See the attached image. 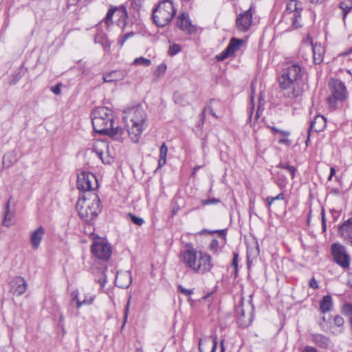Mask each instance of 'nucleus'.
Returning a JSON list of instances; mask_svg holds the SVG:
<instances>
[{
	"label": "nucleus",
	"mask_w": 352,
	"mask_h": 352,
	"mask_svg": "<svg viewBox=\"0 0 352 352\" xmlns=\"http://www.w3.org/2000/svg\"><path fill=\"white\" fill-rule=\"evenodd\" d=\"M304 73V69L298 64H292L283 70L278 78V84L285 97L294 99L302 96L305 86L302 80Z\"/></svg>",
	"instance_id": "f257e3e1"
},
{
	"label": "nucleus",
	"mask_w": 352,
	"mask_h": 352,
	"mask_svg": "<svg viewBox=\"0 0 352 352\" xmlns=\"http://www.w3.org/2000/svg\"><path fill=\"white\" fill-rule=\"evenodd\" d=\"M180 252L182 263L188 269L199 274H205L213 267L211 256L204 251H199L192 245Z\"/></svg>",
	"instance_id": "f03ea898"
},
{
	"label": "nucleus",
	"mask_w": 352,
	"mask_h": 352,
	"mask_svg": "<svg viewBox=\"0 0 352 352\" xmlns=\"http://www.w3.org/2000/svg\"><path fill=\"white\" fill-rule=\"evenodd\" d=\"M129 138L138 142L146 126V114L142 107L132 108L124 117Z\"/></svg>",
	"instance_id": "7ed1b4c3"
},
{
	"label": "nucleus",
	"mask_w": 352,
	"mask_h": 352,
	"mask_svg": "<svg viewBox=\"0 0 352 352\" xmlns=\"http://www.w3.org/2000/svg\"><path fill=\"white\" fill-rule=\"evenodd\" d=\"M76 208L81 218L91 221L100 212V200L96 193H90L87 197L80 198L76 204Z\"/></svg>",
	"instance_id": "20e7f679"
},
{
	"label": "nucleus",
	"mask_w": 352,
	"mask_h": 352,
	"mask_svg": "<svg viewBox=\"0 0 352 352\" xmlns=\"http://www.w3.org/2000/svg\"><path fill=\"white\" fill-rule=\"evenodd\" d=\"M91 122L95 132L104 134L113 124V111L106 107H98L91 113Z\"/></svg>",
	"instance_id": "39448f33"
},
{
	"label": "nucleus",
	"mask_w": 352,
	"mask_h": 352,
	"mask_svg": "<svg viewBox=\"0 0 352 352\" xmlns=\"http://www.w3.org/2000/svg\"><path fill=\"white\" fill-rule=\"evenodd\" d=\"M176 14V9L170 0H163L153 10V19L159 27L168 24Z\"/></svg>",
	"instance_id": "423d86ee"
},
{
	"label": "nucleus",
	"mask_w": 352,
	"mask_h": 352,
	"mask_svg": "<svg viewBox=\"0 0 352 352\" xmlns=\"http://www.w3.org/2000/svg\"><path fill=\"white\" fill-rule=\"evenodd\" d=\"M329 87L331 95L327 98V102L331 108L334 109L338 102H342L346 99V89L344 84L339 80H331Z\"/></svg>",
	"instance_id": "0eeeda50"
},
{
	"label": "nucleus",
	"mask_w": 352,
	"mask_h": 352,
	"mask_svg": "<svg viewBox=\"0 0 352 352\" xmlns=\"http://www.w3.org/2000/svg\"><path fill=\"white\" fill-rule=\"evenodd\" d=\"M91 252L96 258L107 261L111 256L112 247L106 239L97 237L94 239L91 245Z\"/></svg>",
	"instance_id": "6e6552de"
},
{
	"label": "nucleus",
	"mask_w": 352,
	"mask_h": 352,
	"mask_svg": "<svg viewBox=\"0 0 352 352\" xmlns=\"http://www.w3.org/2000/svg\"><path fill=\"white\" fill-rule=\"evenodd\" d=\"M302 8L300 2L297 0H289L287 3L285 16L292 21V26L297 29L302 26L301 12Z\"/></svg>",
	"instance_id": "1a4fd4ad"
},
{
	"label": "nucleus",
	"mask_w": 352,
	"mask_h": 352,
	"mask_svg": "<svg viewBox=\"0 0 352 352\" xmlns=\"http://www.w3.org/2000/svg\"><path fill=\"white\" fill-rule=\"evenodd\" d=\"M301 52H304L307 50L311 52L313 54V60L315 64H320L323 61L325 50L324 47L316 43L314 45L312 38L307 35L302 41L300 46Z\"/></svg>",
	"instance_id": "9d476101"
},
{
	"label": "nucleus",
	"mask_w": 352,
	"mask_h": 352,
	"mask_svg": "<svg viewBox=\"0 0 352 352\" xmlns=\"http://www.w3.org/2000/svg\"><path fill=\"white\" fill-rule=\"evenodd\" d=\"M98 187L96 176L89 172L82 171L78 175L77 188L83 192L92 191Z\"/></svg>",
	"instance_id": "9b49d317"
},
{
	"label": "nucleus",
	"mask_w": 352,
	"mask_h": 352,
	"mask_svg": "<svg viewBox=\"0 0 352 352\" xmlns=\"http://www.w3.org/2000/svg\"><path fill=\"white\" fill-rule=\"evenodd\" d=\"M255 13V9L252 5L248 10H245L236 17L235 25L236 29L242 32H247L252 24V16Z\"/></svg>",
	"instance_id": "f8f14e48"
},
{
	"label": "nucleus",
	"mask_w": 352,
	"mask_h": 352,
	"mask_svg": "<svg viewBox=\"0 0 352 352\" xmlns=\"http://www.w3.org/2000/svg\"><path fill=\"white\" fill-rule=\"evenodd\" d=\"M331 251L335 262L343 268H348L350 263V257L344 246L333 243Z\"/></svg>",
	"instance_id": "ddd939ff"
},
{
	"label": "nucleus",
	"mask_w": 352,
	"mask_h": 352,
	"mask_svg": "<svg viewBox=\"0 0 352 352\" xmlns=\"http://www.w3.org/2000/svg\"><path fill=\"white\" fill-rule=\"evenodd\" d=\"M247 309L248 313L246 314L243 302H241V305H238L235 309L238 322L243 328L248 327L252 320V305H248Z\"/></svg>",
	"instance_id": "4468645a"
},
{
	"label": "nucleus",
	"mask_w": 352,
	"mask_h": 352,
	"mask_svg": "<svg viewBox=\"0 0 352 352\" xmlns=\"http://www.w3.org/2000/svg\"><path fill=\"white\" fill-rule=\"evenodd\" d=\"M176 25L181 30L190 34L196 31V28L192 25L189 19L188 14L186 12L182 13L177 19Z\"/></svg>",
	"instance_id": "2eb2a0df"
},
{
	"label": "nucleus",
	"mask_w": 352,
	"mask_h": 352,
	"mask_svg": "<svg viewBox=\"0 0 352 352\" xmlns=\"http://www.w3.org/2000/svg\"><path fill=\"white\" fill-rule=\"evenodd\" d=\"M242 43V40L232 38L227 47L217 56L218 60H223L225 58L233 55L239 48Z\"/></svg>",
	"instance_id": "dca6fc26"
},
{
	"label": "nucleus",
	"mask_w": 352,
	"mask_h": 352,
	"mask_svg": "<svg viewBox=\"0 0 352 352\" xmlns=\"http://www.w3.org/2000/svg\"><path fill=\"white\" fill-rule=\"evenodd\" d=\"M217 345L216 337L206 336L199 340V349L200 352H214Z\"/></svg>",
	"instance_id": "f3484780"
},
{
	"label": "nucleus",
	"mask_w": 352,
	"mask_h": 352,
	"mask_svg": "<svg viewBox=\"0 0 352 352\" xmlns=\"http://www.w3.org/2000/svg\"><path fill=\"white\" fill-rule=\"evenodd\" d=\"M45 233V230L43 226H39L31 233L30 242L34 250H37L39 248Z\"/></svg>",
	"instance_id": "a211bd4d"
},
{
	"label": "nucleus",
	"mask_w": 352,
	"mask_h": 352,
	"mask_svg": "<svg viewBox=\"0 0 352 352\" xmlns=\"http://www.w3.org/2000/svg\"><path fill=\"white\" fill-rule=\"evenodd\" d=\"M11 290L18 296L24 294L27 289V283L25 279L21 276L13 278L11 282Z\"/></svg>",
	"instance_id": "6ab92c4d"
},
{
	"label": "nucleus",
	"mask_w": 352,
	"mask_h": 352,
	"mask_svg": "<svg viewBox=\"0 0 352 352\" xmlns=\"http://www.w3.org/2000/svg\"><path fill=\"white\" fill-rule=\"evenodd\" d=\"M326 124V120L325 118L322 116H316L314 120H312L310 123V126L309 128V132H308V136L306 140V144L307 145L308 142L309 140V136H310V131H315L316 132L322 131Z\"/></svg>",
	"instance_id": "aec40b11"
},
{
	"label": "nucleus",
	"mask_w": 352,
	"mask_h": 352,
	"mask_svg": "<svg viewBox=\"0 0 352 352\" xmlns=\"http://www.w3.org/2000/svg\"><path fill=\"white\" fill-rule=\"evenodd\" d=\"M338 232L342 237L346 239L352 236V217L345 221L338 228Z\"/></svg>",
	"instance_id": "412c9836"
},
{
	"label": "nucleus",
	"mask_w": 352,
	"mask_h": 352,
	"mask_svg": "<svg viewBox=\"0 0 352 352\" xmlns=\"http://www.w3.org/2000/svg\"><path fill=\"white\" fill-rule=\"evenodd\" d=\"M73 299L72 300H76L77 305L76 307L77 309H79L82 305H88L92 304V302L94 300L95 295L87 294L83 300H80L78 298V291L73 292Z\"/></svg>",
	"instance_id": "4be33fe9"
},
{
	"label": "nucleus",
	"mask_w": 352,
	"mask_h": 352,
	"mask_svg": "<svg viewBox=\"0 0 352 352\" xmlns=\"http://www.w3.org/2000/svg\"><path fill=\"white\" fill-rule=\"evenodd\" d=\"M125 76V74L122 71H113L103 76L104 82H111L120 80Z\"/></svg>",
	"instance_id": "5701e85b"
},
{
	"label": "nucleus",
	"mask_w": 352,
	"mask_h": 352,
	"mask_svg": "<svg viewBox=\"0 0 352 352\" xmlns=\"http://www.w3.org/2000/svg\"><path fill=\"white\" fill-rule=\"evenodd\" d=\"M131 283V277L128 274L117 273L116 277V284L121 288L127 287Z\"/></svg>",
	"instance_id": "b1692460"
},
{
	"label": "nucleus",
	"mask_w": 352,
	"mask_h": 352,
	"mask_svg": "<svg viewBox=\"0 0 352 352\" xmlns=\"http://www.w3.org/2000/svg\"><path fill=\"white\" fill-rule=\"evenodd\" d=\"M312 340L316 344L322 348L327 349L331 344L329 338L321 334H313Z\"/></svg>",
	"instance_id": "393cba45"
},
{
	"label": "nucleus",
	"mask_w": 352,
	"mask_h": 352,
	"mask_svg": "<svg viewBox=\"0 0 352 352\" xmlns=\"http://www.w3.org/2000/svg\"><path fill=\"white\" fill-rule=\"evenodd\" d=\"M108 148V144L104 141H98L93 145L92 151L94 152L98 157L103 161L102 155L104 151Z\"/></svg>",
	"instance_id": "a878e982"
},
{
	"label": "nucleus",
	"mask_w": 352,
	"mask_h": 352,
	"mask_svg": "<svg viewBox=\"0 0 352 352\" xmlns=\"http://www.w3.org/2000/svg\"><path fill=\"white\" fill-rule=\"evenodd\" d=\"M333 307L332 298L330 296L327 295L322 297L320 302V309L322 313L330 311Z\"/></svg>",
	"instance_id": "bb28decb"
},
{
	"label": "nucleus",
	"mask_w": 352,
	"mask_h": 352,
	"mask_svg": "<svg viewBox=\"0 0 352 352\" xmlns=\"http://www.w3.org/2000/svg\"><path fill=\"white\" fill-rule=\"evenodd\" d=\"M339 8L342 12V19L344 21L347 14L352 10V0H342L339 4Z\"/></svg>",
	"instance_id": "cd10ccee"
},
{
	"label": "nucleus",
	"mask_w": 352,
	"mask_h": 352,
	"mask_svg": "<svg viewBox=\"0 0 352 352\" xmlns=\"http://www.w3.org/2000/svg\"><path fill=\"white\" fill-rule=\"evenodd\" d=\"M168 147L163 143L160 148V158L158 160V168L162 167L166 162Z\"/></svg>",
	"instance_id": "c85d7f7f"
},
{
	"label": "nucleus",
	"mask_w": 352,
	"mask_h": 352,
	"mask_svg": "<svg viewBox=\"0 0 352 352\" xmlns=\"http://www.w3.org/2000/svg\"><path fill=\"white\" fill-rule=\"evenodd\" d=\"M10 200H11V197L7 201V203L6 204V207H5L3 225L7 227L10 226V221H11V220L12 219V218L14 217L13 213L10 212Z\"/></svg>",
	"instance_id": "c756f323"
},
{
	"label": "nucleus",
	"mask_w": 352,
	"mask_h": 352,
	"mask_svg": "<svg viewBox=\"0 0 352 352\" xmlns=\"http://www.w3.org/2000/svg\"><path fill=\"white\" fill-rule=\"evenodd\" d=\"M107 131H107V133H105L104 134L108 135L111 137H113L116 140L121 139L122 135L124 133L123 129L118 127V126L113 127V125H112V126L110 127L109 130H107Z\"/></svg>",
	"instance_id": "7c9ffc66"
},
{
	"label": "nucleus",
	"mask_w": 352,
	"mask_h": 352,
	"mask_svg": "<svg viewBox=\"0 0 352 352\" xmlns=\"http://www.w3.org/2000/svg\"><path fill=\"white\" fill-rule=\"evenodd\" d=\"M117 10V8L116 7H113L111 6L107 13V15H106V17L104 19V22L106 23V25L107 26H109L110 25L112 24L113 21H112V17L113 16V14H115L116 11Z\"/></svg>",
	"instance_id": "2f4dec72"
},
{
	"label": "nucleus",
	"mask_w": 352,
	"mask_h": 352,
	"mask_svg": "<svg viewBox=\"0 0 352 352\" xmlns=\"http://www.w3.org/2000/svg\"><path fill=\"white\" fill-rule=\"evenodd\" d=\"M202 232L208 233L210 234H217L219 237L222 238L224 241L226 239V234H227V230L223 229V230H209L204 229L202 230Z\"/></svg>",
	"instance_id": "473e14b6"
},
{
	"label": "nucleus",
	"mask_w": 352,
	"mask_h": 352,
	"mask_svg": "<svg viewBox=\"0 0 352 352\" xmlns=\"http://www.w3.org/2000/svg\"><path fill=\"white\" fill-rule=\"evenodd\" d=\"M208 249L214 254H217L221 250L219 241L217 239H212L208 246Z\"/></svg>",
	"instance_id": "72a5a7b5"
},
{
	"label": "nucleus",
	"mask_w": 352,
	"mask_h": 352,
	"mask_svg": "<svg viewBox=\"0 0 352 352\" xmlns=\"http://www.w3.org/2000/svg\"><path fill=\"white\" fill-rule=\"evenodd\" d=\"M151 64V60L143 56L136 58L133 61V65H143L147 67L149 66Z\"/></svg>",
	"instance_id": "f704fd0d"
},
{
	"label": "nucleus",
	"mask_w": 352,
	"mask_h": 352,
	"mask_svg": "<svg viewBox=\"0 0 352 352\" xmlns=\"http://www.w3.org/2000/svg\"><path fill=\"white\" fill-rule=\"evenodd\" d=\"M278 167L287 170L291 174L292 179H294L296 170L294 166H290L287 163H281L278 165Z\"/></svg>",
	"instance_id": "c9c22d12"
},
{
	"label": "nucleus",
	"mask_w": 352,
	"mask_h": 352,
	"mask_svg": "<svg viewBox=\"0 0 352 352\" xmlns=\"http://www.w3.org/2000/svg\"><path fill=\"white\" fill-rule=\"evenodd\" d=\"M283 199H284V194L283 192L279 193L276 197H267L266 199L267 207L270 208L274 201Z\"/></svg>",
	"instance_id": "e433bc0d"
},
{
	"label": "nucleus",
	"mask_w": 352,
	"mask_h": 352,
	"mask_svg": "<svg viewBox=\"0 0 352 352\" xmlns=\"http://www.w3.org/2000/svg\"><path fill=\"white\" fill-rule=\"evenodd\" d=\"M128 217L130 219V220L137 226H142L144 223V221L142 218L136 217L131 213H129Z\"/></svg>",
	"instance_id": "4c0bfd02"
},
{
	"label": "nucleus",
	"mask_w": 352,
	"mask_h": 352,
	"mask_svg": "<svg viewBox=\"0 0 352 352\" xmlns=\"http://www.w3.org/2000/svg\"><path fill=\"white\" fill-rule=\"evenodd\" d=\"M220 202V200L219 199L216 198H208L206 199H202L201 201V204L203 206H207V205H214L217 204Z\"/></svg>",
	"instance_id": "58836bf2"
},
{
	"label": "nucleus",
	"mask_w": 352,
	"mask_h": 352,
	"mask_svg": "<svg viewBox=\"0 0 352 352\" xmlns=\"http://www.w3.org/2000/svg\"><path fill=\"white\" fill-rule=\"evenodd\" d=\"M181 50H182V48L179 45L173 44V45H170L168 52H169L170 55L174 56V55L177 54V53H179L181 51Z\"/></svg>",
	"instance_id": "ea45409f"
},
{
	"label": "nucleus",
	"mask_w": 352,
	"mask_h": 352,
	"mask_svg": "<svg viewBox=\"0 0 352 352\" xmlns=\"http://www.w3.org/2000/svg\"><path fill=\"white\" fill-rule=\"evenodd\" d=\"M178 291L186 296H190L192 294V290L184 288L182 285H178Z\"/></svg>",
	"instance_id": "a19ab883"
},
{
	"label": "nucleus",
	"mask_w": 352,
	"mask_h": 352,
	"mask_svg": "<svg viewBox=\"0 0 352 352\" xmlns=\"http://www.w3.org/2000/svg\"><path fill=\"white\" fill-rule=\"evenodd\" d=\"M333 321L338 327H341L344 324V319L340 316H335Z\"/></svg>",
	"instance_id": "79ce46f5"
},
{
	"label": "nucleus",
	"mask_w": 352,
	"mask_h": 352,
	"mask_svg": "<svg viewBox=\"0 0 352 352\" xmlns=\"http://www.w3.org/2000/svg\"><path fill=\"white\" fill-rule=\"evenodd\" d=\"M238 257H239V254L237 253L234 252L233 254L232 265L234 267L236 272L237 271V267H238Z\"/></svg>",
	"instance_id": "37998d69"
},
{
	"label": "nucleus",
	"mask_w": 352,
	"mask_h": 352,
	"mask_svg": "<svg viewBox=\"0 0 352 352\" xmlns=\"http://www.w3.org/2000/svg\"><path fill=\"white\" fill-rule=\"evenodd\" d=\"M52 91L56 95H59L61 92L60 85L58 84L51 88Z\"/></svg>",
	"instance_id": "c03bdc74"
},
{
	"label": "nucleus",
	"mask_w": 352,
	"mask_h": 352,
	"mask_svg": "<svg viewBox=\"0 0 352 352\" xmlns=\"http://www.w3.org/2000/svg\"><path fill=\"white\" fill-rule=\"evenodd\" d=\"M309 285L310 287H311L313 289H317L318 287V282L314 278H312L309 280Z\"/></svg>",
	"instance_id": "a18cd8bd"
},
{
	"label": "nucleus",
	"mask_w": 352,
	"mask_h": 352,
	"mask_svg": "<svg viewBox=\"0 0 352 352\" xmlns=\"http://www.w3.org/2000/svg\"><path fill=\"white\" fill-rule=\"evenodd\" d=\"M278 143L280 144H285L287 146H290L292 144V141L287 138H281L278 140Z\"/></svg>",
	"instance_id": "49530a36"
},
{
	"label": "nucleus",
	"mask_w": 352,
	"mask_h": 352,
	"mask_svg": "<svg viewBox=\"0 0 352 352\" xmlns=\"http://www.w3.org/2000/svg\"><path fill=\"white\" fill-rule=\"evenodd\" d=\"M133 34L131 32V33H127L126 34H124L122 38L120 40L119 43L121 45H122L124 44V43L131 36H132Z\"/></svg>",
	"instance_id": "de8ad7c7"
},
{
	"label": "nucleus",
	"mask_w": 352,
	"mask_h": 352,
	"mask_svg": "<svg viewBox=\"0 0 352 352\" xmlns=\"http://www.w3.org/2000/svg\"><path fill=\"white\" fill-rule=\"evenodd\" d=\"M166 69V65L165 64L160 65L157 68V72L159 73L164 74Z\"/></svg>",
	"instance_id": "09e8293b"
},
{
	"label": "nucleus",
	"mask_w": 352,
	"mask_h": 352,
	"mask_svg": "<svg viewBox=\"0 0 352 352\" xmlns=\"http://www.w3.org/2000/svg\"><path fill=\"white\" fill-rule=\"evenodd\" d=\"M129 302H128V303L126 304V307H125L124 316V322H123L122 327H124V324H125V322L126 321L127 316H128V311H129Z\"/></svg>",
	"instance_id": "8fccbe9b"
},
{
	"label": "nucleus",
	"mask_w": 352,
	"mask_h": 352,
	"mask_svg": "<svg viewBox=\"0 0 352 352\" xmlns=\"http://www.w3.org/2000/svg\"><path fill=\"white\" fill-rule=\"evenodd\" d=\"M8 157V154L4 155L3 164V165H6L7 167H9L12 165V162L11 161H9V162H7Z\"/></svg>",
	"instance_id": "3c124183"
},
{
	"label": "nucleus",
	"mask_w": 352,
	"mask_h": 352,
	"mask_svg": "<svg viewBox=\"0 0 352 352\" xmlns=\"http://www.w3.org/2000/svg\"><path fill=\"white\" fill-rule=\"evenodd\" d=\"M335 173H336L335 168L331 167L330 168V174H329V178H328L329 181H331L332 179L333 176L335 175Z\"/></svg>",
	"instance_id": "603ef678"
},
{
	"label": "nucleus",
	"mask_w": 352,
	"mask_h": 352,
	"mask_svg": "<svg viewBox=\"0 0 352 352\" xmlns=\"http://www.w3.org/2000/svg\"><path fill=\"white\" fill-rule=\"evenodd\" d=\"M280 135L284 136V137H287L290 135V132L289 131H283V130H280L278 131V132Z\"/></svg>",
	"instance_id": "864d4df0"
},
{
	"label": "nucleus",
	"mask_w": 352,
	"mask_h": 352,
	"mask_svg": "<svg viewBox=\"0 0 352 352\" xmlns=\"http://www.w3.org/2000/svg\"><path fill=\"white\" fill-rule=\"evenodd\" d=\"M304 352H317L316 349L311 346H306Z\"/></svg>",
	"instance_id": "5fc2aeb1"
},
{
	"label": "nucleus",
	"mask_w": 352,
	"mask_h": 352,
	"mask_svg": "<svg viewBox=\"0 0 352 352\" xmlns=\"http://www.w3.org/2000/svg\"><path fill=\"white\" fill-rule=\"evenodd\" d=\"M351 53H352V47L351 48H349V50H345L344 52H343L342 53V55L345 56L349 55Z\"/></svg>",
	"instance_id": "6e6d98bb"
},
{
	"label": "nucleus",
	"mask_w": 352,
	"mask_h": 352,
	"mask_svg": "<svg viewBox=\"0 0 352 352\" xmlns=\"http://www.w3.org/2000/svg\"><path fill=\"white\" fill-rule=\"evenodd\" d=\"M326 0H309V1L314 4H320L324 2Z\"/></svg>",
	"instance_id": "4d7b16f0"
},
{
	"label": "nucleus",
	"mask_w": 352,
	"mask_h": 352,
	"mask_svg": "<svg viewBox=\"0 0 352 352\" xmlns=\"http://www.w3.org/2000/svg\"><path fill=\"white\" fill-rule=\"evenodd\" d=\"M221 352H225L224 340L221 341Z\"/></svg>",
	"instance_id": "13d9d810"
},
{
	"label": "nucleus",
	"mask_w": 352,
	"mask_h": 352,
	"mask_svg": "<svg viewBox=\"0 0 352 352\" xmlns=\"http://www.w3.org/2000/svg\"><path fill=\"white\" fill-rule=\"evenodd\" d=\"M326 223V221H325L324 210H322V223Z\"/></svg>",
	"instance_id": "bf43d9fd"
},
{
	"label": "nucleus",
	"mask_w": 352,
	"mask_h": 352,
	"mask_svg": "<svg viewBox=\"0 0 352 352\" xmlns=\"http://www.w3.org/2000/svg\"><path fill=\"white\" fill-rule=\"evenodd\" d=\"M200 168L199 166H197L193 168L192 175H195L196 171Z\"/></svg>",
	"instance_id": "052dcab7"
},
{
	"label": "nucleus",
	"mask_w": 352,
	"mask_h": 352,
	"mask_svg": "<svg viewBox=\"0 0 352 352\" xmlns=\"http://www.w3.org/2000/svg\"><path fill=\"white\" fill-rule=\"evenodd\" d=\"M271 129H272V131H274V133H278V131H279V129H277V128H276V127H274V126H272V127L271 128Z\"/></svg>",
	"instance_id": "680f3d73"
},
{
	"label": "nucleus",
	"mask_w": 352,
	"mask_h": 352,
	"mask_svg": "<svg viewBox=\"0 0 352 352\" xmlns=\"http://www.w3.org/2000/svg\"><path fill=\"white\" fill-rule=\"evenodd\" d=\"M346 240H348L350 242L351 245H352V235L348 237Z\"/></svg>",
	"instance_id": "e2e57ef3"
},
{
	"label": "nucleus",
	"mask_w": 352,
	"mask_h": 352,
	"mask_svg": "<svg viewBox=\"0 0 352 352\" xmlns=\"http://www.w3.org/2000/svg\"><path fill=\"white\" fill-rule=\"evenodd\" d=\"M252 109H253V106L252 107ZM252 113H253V111H252V109H251V111H250V116H249V119L250 120L252 119Z\"/></svg>",
	"instance_id": "0e129e2a"
},
{
	"label": "nucleus",
	"mask_w": 352,
	"mask_h": 352,
	"mask_svg": "<svg viewBox=\"0 0 352 352\" xmlns=\"http://www.w3.org/2000/svg\"><path fill=\"white\" fill-rule=\"evenodd\" d=\"M322 226L323 231H325V230H326V223H322Z\"/></svg>",
	"instance_id": "69168bd1"
},
{
	"label": "nucleus",
	"mask_w": 352,
	"mask_h": 352,
	"mask_svg": "<svg viewBox=\"0 0 352 352\" xmlns=\"http://www.w3.org/2000/svg\"><path fill=\"white\" fill-rule=\"evenodd\" d=\"M136 352H143V349L142 348H138Z\"/></svg>",
	"instance_id": "338daca9"
},
{
	"label": "nucleus",
	"mask_w": 352,
	"mask_h": 352,
	"mask_svg": "<svg viewBox=\"0 0 352 352\" xmlns=\"http://www.w3.org/2000/svg\"><path fill=\"white\" fill-rule=\"evenodd\" d=\"M258 118V110H257V111H256V116H255V119L256 120Z\"/></svg>",
	"instance_id": "774afa93"
}]
</instances>
